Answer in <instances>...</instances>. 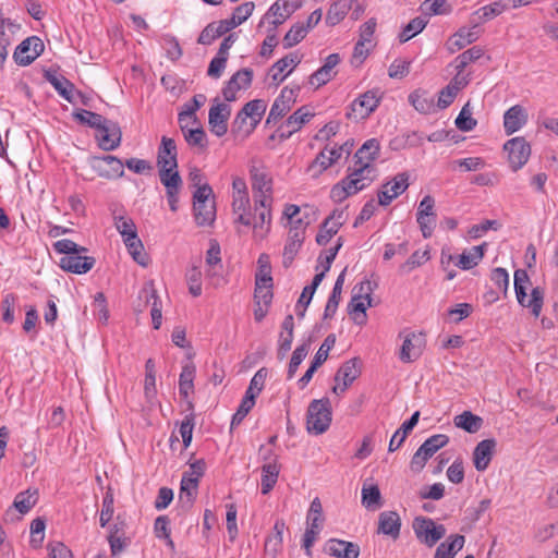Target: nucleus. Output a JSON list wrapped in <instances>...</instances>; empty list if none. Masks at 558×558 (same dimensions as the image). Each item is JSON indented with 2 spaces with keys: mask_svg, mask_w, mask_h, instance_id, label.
<instances>
[{
  "mask_svg": "<svg viewBox=\"0 0 558 558\" xmlns=\"http://www.w3.org/2000/svg\"><path fill=\"white\" fill-rule=\"evenodd\" d=\"M76 121L97 130L98 146L106 151L118 148L121 144L122 132L119 124L107 120L101 114L81 109L73 113Z\"/></svg>",
  "mask_w": 558,
  "mask_h": 558,
  "instance_id": "nucleus-1",
  "label": "nucleus"
},
{
  "mask_svg": "<svg viewBox=\"0 0 558 558\" xmlns=\"http://www.w3.org/2000/svg\"><path fill=\"white\" fill-rule=\"evenodd\" d=\"M375 174L365 166L349 167L348 174L335 184L330 191V197L335 203H341L349 196L366 189L374 181Z\"/></svg>",
  "mask_w": 558,
  "mask_h": 558,
  "instance_id": "nucleus-2",
  "label": "nucleus"
},
{
  "mask_svg": "<svg viewBox=\"0 0 558 558\" xmlns=\"http://www.w3.org/2000/svg\"><path fill=\"white\" fill-rule=\"evenodd\" d=\"M530 283V277L524 269L514 271V291L519 304L523 307L530 308L534 317L541 315L544 304V290L541 287H535L531 291V298L527 299L526 289Z\"/></svg>",
  "mask_w": 558,
  "mask_h": 558,
  "instance_id": "nucleus-3",
  "label": "nucleus"
},
{
  "mask_svg": "<svg viewBox=\"0 0 558 558\" xmlns=\"http://www.w3.org/2000/svg\"><path fill=\"white\" fill-rule=\"evenodd\" d=\"M331 417V405L328 398L313 400L307 408V432L314 435L325 433L330 426Z\"/></svg>",
  "mask_w": 558,
  "mask_h": 558,
  "instance_id": "nucleus-4",
  "label": "nucleus"
},
{
  "mask_svg": "<svg viewBox=\"0 0 558 558\" xmlns=\"http://www.w3.org/2000/svg\"><path fill=\"white\" fill-rule=\"evenodd\" d=\"M252 180V192L255 203V210L258 205L271 208L272 204V180L264 170L253 166L250 170Z\"/></svg>",
  "mask_w": 558,
  "mask_h": 558,
  "instance_id": "nucleus-5",
  "label": "nucleus"
},
{
  "mask_svg": "<svg viewBox=\"0 0 558 558\" xmlns=\"http://www.w3.org/2000/svg\"><path fill=\"white\" fill-rule=\"evenodd\" d=\"M412 526L416 538L427 547L435 546L446 535V527L430 518L416 517Z\"/></svg>",
  "mask_w": 558,
  "mask_h": 558,
  "instance_id": "nucleus-6",
  "label": "nucleus"
},
{
  "mask_svg": "<svg viewBox=\"0 0 558 558\" xmlns=\"http://www.w3.org/2000/svg\"><path fill=\"white\" fill-rule=\"evenodd\" d=\"M504 150L508 154V161L512 171L521 169L531 156V146L522 136L508 140L504 144Z\"/></svg>",
  "mask_w": 558,
  "mask_h": 558,
  "instance_id": "nucleus-7",
  "label": "nucleus"
},
{
  "mask_svg": "<svg viewBox=\"0 0 558 558\" xmlns=\"http://www.w3.org/2000/svg\"><path fill=\"white\" fill-rule=\"evenodd\" d=\"M381 98L383 92L379 88L365 92L352 102L351 111L347 112V117L354 119L367 118L379 106Z\"/></svg>",
  "mask_w": 558,
  "mask_h": 558,
  "instance_id": "nucleus-8",
  "label": "nucleus"
},
{
  "mask_svg": "<svg viewBox=\"0 0 558 558\" xmlns=\"http://www.w3.org/2000/svg\"><path fill=\"white\" fill-rule=\"evenodd\" d=\"M90 166L104 179L113 180L124 175V163L116 156H94Z\"/></svg>",
  "mask_w": 558,
  "mask_h": 558,
  "instance_id": "nucleus-9",
  "label": "nucleus"
},
{
  "mask_svg": "<svg viewBox=\"0 0 558 558\" xmlns=\"http://www.w3.org/2000/svg\"><path fill=\"white\" fill-rule=\"evenodd\" d=\"M159 179L166 187V195L170 209L174 213L178 210L179 192L182 187V179L178 171V167H168L166 169H158Z\"/></svg>",
  "mask_w": 558,
  "mask_h": 558,
  "instance_id": "nucleus-10",
  "label": "nucleus"
},
{
  "mask_svg": "<svg viewBox=\"0 0 558 558\" xmlns=\"http://www.w3.org/2000/svg\"><path fill=\"white\" fill-rule=\"evenodd\" d=\"M45 49L44 41L37 36H31L24 39L13 53L14 61L22 66L33 63Z\"/></svg>",
  "mask_w": 558,
  "mask_h": 558,
  "instance_id": "nucleus-11",
  "label": "nucleus"
},
{
  "mask_svg": "<svg viewBox=\"0 0 558 558\" xmlns=\"http://www.w3.org/2000/svg\"><path fill=\"white\" fill-rule=\"evenodd\" d=\"M300 92V87L289 88L283 87L280 95L275 99L268 118L266 120V124L275 123L279 119H281L290 109L296 100L298 94Z\"/></svg>",
  "mask_w": 558,
  "mask_h": 558,
  "instance_id": "nucleus-12",
  "label": "nucleus"
},
{
  "mask_svg": "<svg viewBox=\"0 0 558 558\" xmlns=\"http://www.w3.org/2000/svg\"><path fill=\"white\" fill-rule=\"evenodd\" d=\"M314 113L306 107L303 106L294 111L283 123L277 129V135L281 141L288 140L295 132L300 131L302 126L307 123Z\"/></svg>",
  "mask_w": 558,
  "mask_h": 558,
  "instance_id": "nucleus-13",
  "label": "nucleus"
},
{
  "mask_svg": "<svg viewBox=\"0 0 558 558\" xmlns=\"http://www.w3.org/2000/svg\"><path fill=\"white\" fill-rule=\"evenodd\" d=\"M215 102L216 104L209 109L208 124L211 133L221 137L228 131V119L231 113V108L227 104L218 102L217 98L215 99Z\"/></svg>",
  "mask_w": 558,
  "mask_h": 558,
  "instance_id": "nucleus-14",
  "label": "nucleus"
},
{
  "mask_svg": "<svg viewBox=\"0 0 558 558\" xmlns=\"http://www.w3.org/2000/svg\"><path fill=\"white\" fill-rule=\"evenodd\" d=\"M409 187V175L407 172L398 173L391 181L385 183L378 191V204L388 206L395 198L401 195Z\"/></svg>",
  "mask_w": 558,
  "mask_h": 558,
  "instance_id": "nucleus-15",
  "label": "nucleus"
},
{
  "mask_svg": "<svg viewBox=\"0 0 558 558\" xmlns=\"http://www.w3.org/2000/svg\"><path fill=\"white\" fill-rule=\"evenodd\" d=\"M425 347V336L422 332H408L404 336L400 349L399 359L403 363L416 361L423 353Z\"/></svg>",
  "mask_w": 558,
  "mask_h": 558,
  "instance_id": "nucleus-16",
  "label": "nucleus"
},
{
  "mask_svg": "<svg viewBox=\"0 0 558 558\" xmlns=\"http://www.w3.org/2000/svg\"><path fill=\"white\" fill-rule=\"evenodd\" d=\"M253 81V70L248 68L236 71L222 88L223 98L227 101H234L236 93L241 89H246L251 86Z\"/></svg>",
  "mask_w": 558,
  "mask_h": 558,
  "instance_id": "nucleus-17",
  "label": "nucleus"
},
{
  "mask_svg": "<svg viewBox=\"0 0 558 558\" xmlns=\"http://www.w3.org/2000/svg\"><path fill=\"white\" fill-rule=\"evenodd\" d=\"M301 62V57L296 52H291L279 59L269 69V76L272 83L278 86Z\"/></svg>",
  "mask_w": 558,
  "mask_h": 558,
  "instance_id": "nucleus-18",
  "label": "nucleus"
},
{
  "mask_svg": "<svg viewBox=\"0 0 558 558\" xmlns=\"http://www.w3.org/2000/svg\"><path fill=\"white\" fill-rule=\"evenodd\" d=\"M85 254L86 253H75L61 257L59 262L60 268L72 274H86L94 267L96 259Z\"/></svg>",
  "mask_w": 558,
  "mask_h": 558,
  "instance_id": "nucleus-19",
  "label": "nucleus"
},
{
  "mask_svg": "<svg viewBox=\"0 0 558 558\" xmlns=\"http://www.w3.org/2000/svg\"><path fill=\"white\" fill-rule=\"evenodd\" d=\"M324 551L337 558H359L360 547L357 544L338 538H330L324 545Z\"/></svg>",
  "mask_w": 558,
  "mask_h": 558,
  "instance_id": "nucleus-20",
  "label": "nucleus"
},
{
  "mask_svg": "<svg viewBox=\"0 0 558 558\" xmlns=\"http://www.w3.org/2000/svg\"><path fill=\"white\" fill-rule=\"evenodd\" d=\"M529 120V113L521 105L510 107L504 114V129L507 135L521 130Z\"/></svg>",
  "mask_w": 558,
  "mask_h": 558,
  "instance_id": "nucleus-21",
  "label": "nucleus"
},
{
  "mask_svg": "<svg viewBox=\"0 0 558 558\" xmlns=\"http://www.w3.org/2000/svg\"><path fill=\"white\" fill-rule=\"evenodd\" d=\"M339 53H331L326 59L324 64L310 76V84L315 87H320L327 84L336 75L335 68L340 62Z\"/></svg>",
  "mask_w": 558,
  "mask_h": 558,
  "instance_id": "nucleus-22",
  "label": "nucleus"
},
{
  "mask_svg": "<svg viewBox=\"0 0 558 558\" xmlns=\"http://www.w3.org/2000/svg\"><path fill=\"white\" fill-rule=\"evenodd\" d=\"M496 446L497 441L494 438L484 439L476 445L473 451V463L478 472H483L488 468Z\"/></svg>",
  "mask_w": 558,
  "mask_h": 558,
  "instance_id": "nucleus-23",
  "label": "nucleus"
},
{
  "mask_svg": "<svg viewBox=\"0 0 558 558\" xmlns=\"http://www.w3.org/2000/svg\"><path fill=\"white\" fill-rule=\"evenodd\" d=\"M158 169L178 167V149L173 138L162 136L157 151Z\"/></svg>",
  "mask_w": 558,
  "mask_h": 558,
  "instance_id": "nucleus-24",
  "label": "nucleus"
},
{
  "mask_svg": "<svg viewBox=\"0 0 558 558\" xmlns=\"http://www.w3.org/2000/svg\"><path fill=\"white\" fill-rule=\"evenodd\" d=\"M480 35L478 23L472 27H461L448 41V50L454 53L468 45L476 41Z\"/></svg>",
  "mask_w": 558,
  "mask_h": 558,
  "instance_id": "nucleus-25",
  "label": "nucleus"
},
{
  "mask_svg": "<svg viewBox=\"0 0 558 558\" xmlns=\"http://www.w3.org/2000/svg\"><path fill=\"white\" fill-rule=\"evenodd\" d=\"M379 148V142L376 138L367 140L355 153L353 167L366 165L369 168V172L375 173L372 162L377 158Z\"/></svg>",
  "mask_w": 558,
  "mask_h": 558,
  "instance_id": "nucleus-26",
  "label": "nucleus"
},
{
  "mask_svg": "<svg viewBox=\"0 0 558 558\" xmlns=\"http://www.w3.org/2000/svg\"><path fill=\"white\" fill-rule=\"evenodd\" d=\"M360 360L357 357L345 361L337 371L335 380L342 381L341 391H345L348 387L360 376Z\"/></svg>",
  "mask_w": 558,
  "mask_h": 558,
  "instance_id": "nucleus-27",
  "label": "nucleus"
},
{
  "mask_svg": "<svg viewBox=\"0 0 558 558\" xmlns=\"http://www.w3.org/2000/svg\"><path fill=\"white\" fill-rule=\"evenodd\" d=\"M44 77L53 86L62 98L69 102H73V92L75 90V86L72 82L63 75L58 74L56 71L50 70L45 71Z\"/></svg>",
  "mask_w": 558,
  "mask_h": 558,
  "instance_id": "nucleus-28",
  "label": "nucleus"
},
{
  "mask_svg": "<svg viewBox=\"0 0 558 558\" xmlns=\"http://www.w3.org/2000/svg\"><path fill=\"white\" fill-rule=\"evenodd\" d=\"M253 227L254 238L256 240H264L270 231L271 214L270 208L260 207L255 210V216L251 217V225Z\"/></svg>",
  "mask_w": 558,
  "mask_h": 558,
  "instance_id": "nucleus-29",
  "label": "nucleus"
},
{
  "mask_svg": "<svg viewBox=\"0 0 558 558\" xmlns=\"http://www.w3.org/2000/svg\"><path fill=\"white\" fill-rule=\"evenodd\" d=\"M401 520L396 511H384L378 518V533L397 539L400 535Z\"/></svg>",
  "mask_w": 558,
  "mask_h": 558,
  "instance_id": "nucleus-30",
  "label": "nucleus"
},
{
  "mask_svg": "<svg viewBox=\"0 0 558 558\" xmlns=\"http://www.w3.org/2000/svg\"><path fill=\"white\" fill-rule=\"evenodd\" d=\"M304 233L301 227H290L287 243L283 250V264L289 266L293 260L294 256L299 252L303 241Z\"/></svg>",
  "mask_w": 558,
  "mask_h": 558,
  "instance_id": "nucleus-31",
  "label": "nucleus"
},
{
  "mask_svg": "<svg viewBox=\"0 0 558 558\" xmlns=\"http://www.w3.org/2000/svg\"><path fill=\"white\" fill-rule=\"evenodd\" d=\"M140 298L141 299L144 298L146 300V303H150V301L153 300L151 311H150L153 327H154V329H159L161 326V319H162L161 303L157 295L156 290L154 289L153 283L145 286L141 290Z\"/></svg>",
  "mask_w": 558,
  "mask_h": 558,
  "instance_id": "nucleus-32",
  "label": "nucleus"
},
{
  "mask_svg": "<svg viewBox=\"0 0 558 558\" xmlns=\"http://www.w3.org/2000/svg\"><path fill=\"white\" fill-rule=\"evenodd\" d=\"M487 248V243L484 242L481 245H476L471 247L470 250H465L460 256L456 265L463 269L469 270L478 265V263L483 259L485 252Z\"/></svg>",
  "mask_w": 558,
  "mask_h": 558,
  "instance_id": "nucleus-33",
  "label": "nucleus"
},
{
  "mask_svg": "<svg viewBox=\"0 0 558 558\" xmlns=\"http://www.w3.org/2000/svg\"><path fill=\"white\" fill-rule=\"evenodd\" d=\"M337 162V155L329 153V147L326 146L312 161L307 168V172L312 178H318L325 170Z\"/></svg>",
  "mask_w": 558,
  "mask_h": 558,
  "instance_id": "nucleus-34",
  "label": "nucleus"
},
{
  "mask_svg": "<svg viewBox=\"0 0 558 558\" xmlns=\"http://www.w3.org/2000/svg\"><path fill=\"white\" fill-rule=\"evenodd\" d=\"M420 412L415 411L412 416L402 423L401 427L396 430V433L392 435L390 442H389V451L393 452L397 449L401 447L403 441L405 440L407 436L411 433V430L415 427V425L418 422Z\"/></svg>",
  "mask_w": 558,
  "mask_h": 558,
  "instance_id": "nucleus-35",
  "label": "nucleus"
},
{
  "mask_svg": "<svg viewBox=\"0 0 558 558\" xmlns=\"http://www.w3.org/2000/svg\"><path fill=\"white\" fill-rule=\"evenodd\" d=\"M205 100L204 95H195L189 102L184 104L183 110L179 113L178 120L181 126V130L187 128V123L185 120H191L193 124H197V117L195 112L203 106Z\"/></svg>",
  "mask_w": 558,
  "mask_h": 558,
  "instance_id": "nucleus-36",
  "label": "nucleus"
},
{
  "mask_svg": "<svg viewBox=\"0 0 558 558\" xmlns=\"http://www.w3.org/2000/svg\"><path fill=\"white\" fill-rule=\"evenodd\" d=\"M355 0H336L333 1L326 14V23L330 26L339 24L352 9Z\"/></svg>",
  "mask_w": 558,
  "mask_h": 558,
  "instance_id": "nucleus-37",
  "label": "nucleus"
},
{
  "mask_svg": "<svg viewBox=\"0 0 558 558\" xmlns=\"http://www.w3.org/2000/svg\"><path fill=\"white\" fill-rule=\"evenodd\" d=\"M464 542L463 535H450L447 542L437 547L434 558H454L456 554L462 549Z\"/></svg>",
  "mask_w": 558,
  "mask_h": 558,
  "instance_id": "nucleus-38",
  "label": "nucleus"
},
{
  "mask_svg": "<svg viewBox=\"0 0 558 558\" xmlns=\"http://www.w3.org/2000/svg\"><path fill=\"white\" fill-rule=\"evenodd\" d=\"M456 427L461 428L470 434L477 433L483 426V418L475 415L471 411H464L453 418Z\"/></svg>",
  "mask_w": 558,
  "mask_h": 558,
  "instance_id": "nucleus-39",
  "label": "nucleus"
},
{
  "mask_svg": "<svg viewBox=\"0 0 558 558\" xmlns=\"http://www.w3.org/2000/svg\"><path fill=\"white\" fill-rule=\"evenodd\" d=\"M345 271H347V268H344L339 274L338 278L336 279L333 289L331 291V294L327 301V304H326V307L324 311V318H331L338 308L340 298H341L342 287L344 283Z\"/></svg>",
  "mask_w": 558,
  "mask_h": 558,
  "instance_id": "nucleus-40",
  "label": "nucleus"
},
{
  "mask_svg": "<svg viewBox=\"0 0 558 558\" xmlns=\"http://www.w3.org/2000/svg\"><path fill=\"white\" fill-rule=\"evenodd\" d=\"M280 472L278 462L264 463L262 466V494L267 495L276 485Z\"/></svg>",
  "mask_w": 558,
  "mask_h": 558,
  "instance_id": "nucleus-41",
  "label": "nucleus"
},
{
  "mask_svg": "<svg viewBox=\"0 0 558 558\" xmlns=\"http://www.w3.org/2000/svg\"><path fill=\"white\" fill-rule=\"evenodd\" d=\"M194 217L197 226L206 227L211 226L216 219V205L215 201L202 205L193 206Z\"/></svg>",
  "mask_w": 558,
  "mask_h": 558,
  "instance_id": "nucleus-42",
  "label": "nucleus"
},
{
  "mask_svg": "<svg viewBox=\"0 0 558 558\" xmlns=\"http://www.w3.org/2000/svg\"><path fill=\"white\" fill-rule=\"evenodd\" d=\"M37 500L38 492L27 489L15 496L13 506L20 513L26 514L37 504Z\"/></svg>",
  "mask_w": 558,
  "mask_h": 558,
  "instance_id": "nucleus-43",
  "label": "nucleus"
},
{
  "mask_svg": "<svg viewBox=\"0 0 558 558\" xmlns=\"http://www.w3.org/2000/svg\"><path fill=\"white\" fill-rule=\"evenodd\" d=\"M256 126V121L252 122L250 118L240 110L233 120L231 131L235 136L244 138L247 137Z\"/></svg>",
  "mask_w": 558,
  "mask_h": 558,
  "instance_id": "nucleus-44",
  "label": "nucleus"
},
{
  "mask_svg": "<svg viewBox=\"0 0 558 558\" xmlns=\"http://www.w3.org/2000/svg\"><path fill=\"white\" fill-rule=\"evenodd\" d=\"M123 242L133 259L141 266H147L148 257L146 253L143 252L144 245L138 235H134V239L125 238Z\"/></svg>",
  "mask_w": 558,
  "mask_h": 558,
  "instance_id": "nucleus-45",
  "label": "nucleus"
},
{
  "mask_svg": "<svg viewBox=\"0 0 558 558\" xmlns=\"http://www.w3.org/2000/svg\"><path fill=\"white\" fill-rule=\"evenodd\" d=\"M484 54V50L478 46H473L472 48L460 53L453 61V65L457 72L462 73L463 70L472 62L478 60Z\"/></svg>",
  "mask_w": 558,
  "mask_h": 558,
  "instance_id": "nucleus-46",
  "label": "nucleus"
},
{
  "mask_svg": "<svg viewBox=\"0 0 558 558\" xmlns=\"http://www.w3.org/2000/svg\"><path fill=\"white\" fill-rule=\"evenodd\" d=\"M362 505L367 509H377L381 507V494L377 485H363Z\"/></svg>",
  "mask_w": 558,
  "mask_h": 558,
  "instance_id": "nucleus-47",
  "label": "nucleus"
},
{
  "mask_svg": "<svg viewBox=\"0 0 558 558\" xmlns=\"http://www.w3.org/2000/svg\"><path fill=\"white\" fill-rule=\"evenodd\" d=\"M195 377V366L190 363L182 367V372L180 374L179 379V391L180 395L184 398H187L189 395L193 391L194 388V380Z\"/></svg>",
  "mask_w": 558,
  "mask_h": 558,
  "instance_id": "nucleus-48",
  "label": "nucleus"
},
{
  "mask_svg": "<svg viewBox=\"0 0 558 558\" xmlns=\"http://www.w3.org/2000/svg\"><path fill=\"white\" fill-rule=\"evenodd\" d=\"M248 203V195L233 196L232 208L234 215H236L235 221L244 226L251 225V214L246 211Z\"/></svg>",
  "mask_w": 558,
  "mask_h": 558,
  "instance_id": "nucleus-49",
  "label": "nucleus"
},
{
  "mask_svg": "<svg viewBox=\"0 0 558 558\" xmlns=\"http://www.w3.org/2000/svg\"><path fill=\"white\" fill-rule=\"evenodd\" d=\"M268 375V371L265 367L259 368L250 381V386L245 391V396L243 398H250L255 401L257 396L262 392L265 381Z\"/></svg>",
  "mask_w": 558,
  "mask_h": 558,
  "instance_id": "nucleus-50",
  "label": "nucleus"
},
{
  "mask_svg": "<svg viewBox=\"0 0 558 558\" xmlns=\"http://www.w3.org/2000/svg\"><path fill=\"white\" fill-rule=\"evenodd\" d=\"M449 442V437L445 434H436L428 437L421 446V450L423 453L427 454L432 458L439 449L447 446Z\"/></svg>",
  "mask_w": 558,
  "mask_h": 558,
  "instance_id": "nucleus-51",
  "label": "nucleus"
},
{
  "mask_svg": "<svg viewBox=\"0 0 558 558\" xmlns=\"http://www.w3.org/2000/svg\"><path fill=\"white\" fill-rule=\"evenodd\" d=\"M183 135L186 143L190 146L197 147L201 151H205L207 148L206 133L202 128L184 129Z\"/></svg>",
  "mask_w": 558,
  "mask_h": 558,
  "instance_id": "nucleus-52",
  "label": "nucleus"
},
{
  "mask_svg": "<svg viewBox=\"0 0 558 558\" xmlns=\"http://www.w3.org/2000/svg\"><path fill=\"white\" fill-rule=\"evenodd\" d=\"M221 250L217 240L209 241V248L206 252V265L209 267L207 270L208 276L216 274V267H221Z\"/></svg>",
  "mask_w": 558,
  "mask_h": 558,
  "instance_id": "nucleus-53",
  "label": "nucleus"
},
{
  "mask_svg": "<svg viewBox=\"0 0 558 558\" xmlns=\"http://www.w3.org/2000/svg\"><path fill=\"white\" fill-rule=\"evenodd\" d=\"M113 222L116 229L119 231L123 240L125 238L134 239V235L137 234L136 226L132 218L121 215H113Z\"/></svg>",
  "mask_w": 558,
  "mask_h": 558,
  "instance_id": "nucleus-54",
  "label": "nucleus"
},
{
  "mask_svg": "<svg viewBox=\"0 0 558 558\" xmlns=\"http://www.w3.org/2000/svg\"><path fill=\"white\" fill-rule=\"evenodd\" d=\"M426 24L427 21L421 16L411 20L399 34L400 43H407L417 34H420L425 28Z\"/></svg>",
  "mask_w": 558,
  "mask_h": 558,
  "instance_id": "nucleus-55",
  "label": "nucleus"
},
{
  "mask_svg": "<svg viewBox=\"0 0 558 558\" xmlns=\"http://www.w3.org/2000/svg\"><path fill=\"white\" fill-rule=\"evenodd\" d=\"M502 1L504 0H499L485 7H482L481 9L475 11L472 14V16H477V23L481 21L494 19L506 10L507 5Z\"/></svg>",
  "mask_w": 558,
  "mask_h": 558,
  "instance_id": "nucleus-56",
  "label": "nucleus"
},
{
  "mask_svg": "<svg viewBox=\"0 0 558 558\" xmlns=\"http://www.w3.org/2000/svg\"><path fill=\"white\" fill-rule=\"evenodd\" d=\"M310 344H311V339H308L307 342H304L301 345L296 347L295 350L293 351L290 363H289V367H288V378L289 379L295 375L300 364L308 354Z\"/></svg>",
  "mask_w": 558,
  "mask_h": 558,
  "instance_id": "nucleus-57",
  "label": "nucleus"
},
{
  "mask_svg": "<svg viewBox=\"0 0 558 558\" xmlns=\"http://www.w3.org/2000/svg\"><path fill=\"white\" fill-rule=\"evenodd\" d=\"M308 33V27H305L303 23H296L288 31L283 37V47L286 49L298 45L303 40Z\"/></svg>",
  "mask_w": 558,
  "mask_h": 558,
  "instance_id": "nucleus-58",
  "label": "nucleus"
},
{
  "mask_svg": "<svg viewBox=\"0 0 558 558\" xmlns=\"http://www.w3.org/2000/svg\"><path fill=\"white\" fill-rule=\"evenodd\" d=\"M266 102L263 99H254L246 102L241 110L252 122L256 121L257 125L266 111Z\"/></svg>",
  "mask_w": 558,
  "mask_h": 558,
  "instance_id": "nucleus-59",
  "label": "nucleus"
},
{
  "mask_svg": "<svg viewBox=\"0 0 558 558\" xmlns=\"http://www.w3.org/2000/svg\"><path fill=\"white\" fill-rule=\"evenodd\" d=\"M284 529V521L277 520L274 526L275 534L272 536H269L266 541V550H271L272 554L276 555L281 549Z\"/></svg>",
  "mask_w": 558,
  "mask_h": 558,
  "instance_id": "nucleus-60",
  "label": "nucleus"
},
{
  "mask_svg": "<svg viewBox=\"0 0 558 558\" xmlns=\"http://www.w3.org/2000/svg\"><path fill=\"white\" fill-rule=\"evenodd\" d=\"M429 259L428 251H415L411 254V256L400 265L399 270L402 274H409L416 267H420L425 262Z\"/></svg>",
  "mask_w": 558,
  "mask_h": 558,
  "instance_id": "nucleus-61",
  "label": "nucleus"
},
{
  "mask_svg": "<svg viewBox=\"0 0 558 558\" xmlns=\"http://www.w3.org/2000/svg\"><path fill=\"white\" fill-rule=\"evenodd\" d=\"M198 485L197 477L186 476L183 475L181 480V487H180V500H185L187 504H191L194 499L196 489Z\"/></svg>",
  "mask_w": 558,
  "mask_h": 558,
  "instance_id": "nucleus-62",
  "label": "nucleus"
},
{
  "mask_svg": "<svg viewBox=\"0 0 558 558\" xmlns=\"http://www.w3.org/2000/svg\"><path fill=\"white\" fill-rule=\"evenodd\" d=\"M477 124V121L473 119L470 104H465L461 109L459 116L456 119V126L462 132L472 131Z\"/></svg>",
  "mask_w": 558,
  "mask_h": 558,
  "instance_id": "nucleus-63",
  "label": "nucleus"
},
{
  "mask_svg": "<svg viewBox=\"0 0 558 558\" xmlns=\"http://www.w3.org/2000/svg\"><path fill=\"white\" fill-rule=\"evenodd\" d=\"M186 282L189 291L193 296H199L202 294V271L197 266L191 267L186 272Z\"/></svg>",
  "mask_w": 558,
  "mask_h": 558,
  "instance_id": "nucleus-64",
  "label": "nucleus"
}]
</instances>
